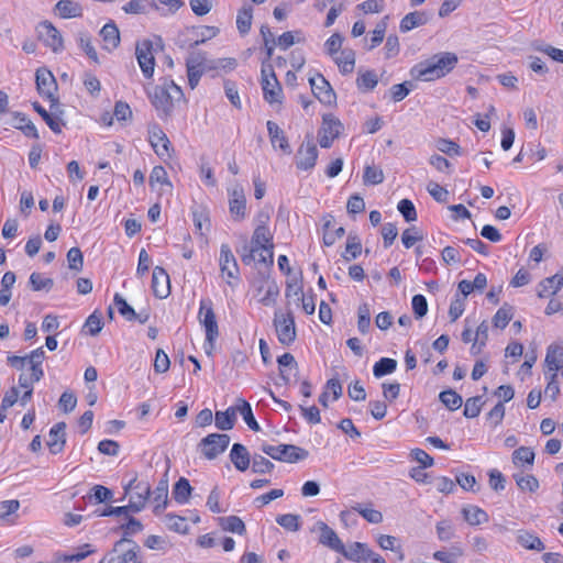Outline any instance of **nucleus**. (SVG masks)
<instances>
[{"instance_id": "nucleus-1", "label": "nucleus", "mask_w": 563, "mask_h": 563, "mask_svg": "<svg viewBox=\"0 0 563 563\" xmlns=\"http://www.w3.org/2000/svg\"><path fill=\"white\" fill-rule=\"evenodd\" d=\"M459 58L455 53L444 52L434 54L410 69V76L416 80L432 81L452 71Z\"/></svg>"}, {"instance_id": "nucleus-2", "label": "nucleus", "mask_w": 563, "mask_h": 563, "mask_svg": "<svg viewBox=\"0 0 563 563\" xmlns=\"http://www.w3.org/2000/svg\"><path fill=\"white\" fill-rule=\"evenodd\" d=\"M150 99L155 109L166 118L172 115L176 104L185 102L181 88L170 79H165L163 84L157 85L150 95Z\"/></svg>"}, {"instance_id": "nucleus-3", "label": "nucleus", "mask_w": 563, "mask_h": 563, "mask_svg": "<svg viewBox=\"0 0 563 563\" xmlns=\"http://www.w3.org/2000/svg\"><path fill=\"white\" fill-rule=\"evenodd\" d=\"M99 563H142L140 547L132 539L122 537Z\"/></svg>"}, {"instance_id": "nucleus-4", "label": "nucleus", "mask_w": 563, "mask_h": 563, "mask_svg": "<svg viewBox=\"0 0 563 563\" xmlns=\"http://www.w3.org/2000/svg\"><path fill=\"white\" fill-rule=\"evenodd\" d=\"M198 319L206 330V353L208 355H212L216 340L219 336V327L213 311V305L210 299L207 298L200 300Z\"/></svg>"}, {"instance_id": "nucleus-5", "label": "nucleus", "mask_w": 563, "mask_h": 563, "mask_svg": "<svg viewBox=\"0 0 563 563\" xmlns=\"http://www.w3.org/2000/svg\"><path fill=\"white\" fill-rule=\"evenodd\" d=\"M261 86L265 101L268 103L282 102L283 89L276 77L273 65L268 62H262Z\"/></svg>"}, {"instance_id": "nucleus-6", "label": "nucleus", "mask_w": 563, "mask_h": 563, "mask_svg": "<svg viewBox=\"0 0 563 563\" xmlns=\"http://www.w3.org/2000/svg\"><path fill=\"white\" fill-rule=\"evenodd\" d=\"M261 450L273 460L288 463L302 461L309 455L307 450L294 444L272 445L264 443L262 444Z\"/></svg>"}, {"instance_id": "nucleus-7", "label": "nucleus", "mask_w": 563, "mask_h": 563, "mask_svg": "<svg viewBox=\"0 0 563 563\" xmlns=\"http://www.w3.org/2000/svg\"><path fill=\"white\" fill-rule=\"evenodd\" d=\"M125 494L131 493L130 507L132 512H140L146 505L151 496V485L147 482H137L134 476L126 486H124Z\"/></svg>"}, {"instance_id": "nucleus-8", "label": "nucleus", "mask_w": 563, "mask_h": 563, "mask_svg": "<svg viewBox=\"0 0 563 563\" xmlns=\"http://www.w3.org/2000/svg\"><path fill=\"white\" fill-rule=\"evenodd\" d=\"M35 80L38 93L51 101V110L55 111L58 98L55 96L57 82L54 75L47 68L41 67L35 73Z\"/></svg>"}, {"instance_id": "nucleus-9", "label": "nucleus", "mask_w": 563, "mask_h": 563, "mask_svg": "<svg viewBox=\"0 0 563 563\" xmlns=\"http://www.w3.org/2000/svg\"><path fill=\"white\" fill-rule=\"evenodd\" d=\"M230 444V437L225 433H211L200 440L198 446L207 460H214L223 453Z\"/></svg>"}, {"instance_id": "nucleus-10", "label": "nucleus", "mask_w": 563, "mask_h": 563, "mask_svg": "<svg viewBox=\"0 0 563 563\" xmlns=\"http://www.w3.org/2000/svg\"><path fill=\"white\" fill-rule=\"evenodd\" d=\"M274 327L277 333L278 341L283 345H290L296 340V325L291 312L283 313L275 312Z\"/></svg>"}, {"instance_id": "nucleus-11", "label": "nucleus", "mask_w": 563, "mask_h": 563, "mask_svg": "<svg viewBox=\"0 0 563 563\" xmlns=\"http://www.w3.org/2000/svg\"><path fill=\"white\" fill-rule=\"evenodd\" d=\"M343 125L339 119L332 114L323 115L322 125L319 130V144L323 148L331 147L333 141L339 137Z\"/></svg>"}, {"instance_id": "nucleus-12", "label": "nucleus", "mask_w": 563, "mask_h": 563, "mask_svg": "<svg viewBox=\"0 0 563 563\" xmlns=\"http://www.w3.org/2000/svg\"><path fill=\"white\" fill-rule=\"evenodd\" d=\"M38 37L54 53L64 48V41L59 31L49 22L43 21L37 26Z\"/></svg>"}, {"instance_id": "nucleus-13", "label": "nucleus", "mask_w": 563, "mask_h": 563, "mask_svg": "<svg viewBox=\"0 0 563 563\" xmlns=\"http://www.w3.org/2000/svg\"><path fill=\"white\" fill-rule=\"evenodd\" d=\"M309 84L314 97L322 103L331 106L335 102L336 96L329 81L321 75L317 74L309 78Z\"/></svg>"}, {"instance_id": "nucleus-14", "label": "nucleus", "mask_w": 563, "mask_h": 563, "mask_svg": "<svg viewBox=\"0 0 563 563\" xmlns=\"http://www.w3.org/2000/svg\"><path fill=\"white\" fill-rule=\"evenodd\" d=\"M152 51L153 44L148 40L139 43L135 49L137 63L146 78H152L154 74L155 58Z\"/></svg>"}, {"instance_id": "nucleus-15", "label": "nucleus", "mask_w": 563, "mask_h": 563, "mask_svg": "<svg viewBox=\"0 0 563 563\" xmlns=\"http://www.w3.org/2000/svg\"><path fill=\"white\" fill-rule=\"evenodd\" d=\"M317 158V145L311 140H308L303 142L297 151L296 166L298 169L310 170L316 166Z\"/></svg>"}, {"instance_id": "nucleus-16", "label": "nucleus", "mask_w": 563, "mask_h": 563, "mask_svg": "<svg viewBox=\"0 0 563 563\" xmlns=\"http://www.w3.org/2000/svg\"><path fill=\"white\" fill-rule=\"evenodd\" d=\"M229 209L231 216L236 221L243 220L246 216V198L242 186L235 184L231 189H229Z\"/></svg>"}, {"instance_id": "nucleus-17", "label": "nucleus", "mask_w": 563, "mask_h": 563, "mask_svg": "<svg viewBox=\"0 0 563 563\" xmlns=\"http://www.w3.org/2000/svg\"><path fill=\"white\" fill-rule=\"evenodd\" d=\"M318 530L320 532L319 542L328 547L329 549L340 553L343 551V542L338 537L336 532L330 528L325 522L318 521L313 528V531Z\"/></svg>"}, {"instance_id": "nucleus-18", "label": "nucleus", "mask_w": 563, "mask_h": 563, "mask_svg": "<svg viewBox=\"0 0 563 563\" xmlns=\"http://www.w3.org/2000/svg\"><path fill=\"white\" fill-rule=\"evenodd\" d=\"M219 265L222 275H227L228 278H239V266L228 244L221 245Z\"/></svg>"}, {"instance_id": "nucleus-19", "label": "nucleus", "mask_w": 563, "mask_h": 563, "mask_svg": "<svg viewBox=\"0 0 563 563\" xmlns=\"http://www.w3.org/2000/svg\"><path fill=\"white\" fill-rule=\"evenodd\" d=\"M150 143L158 156L170 157V142L158 125H153L150 131Z\"/></svg>"}, {"instance_id": "nucleus-20", "label": "nucleus", "mask_w": 563, "mask_h": 563, "mask_svg": "<svg viewBox=\"0 0 563 563\" xmlns=\"http://www.w3.org/2000/svg\"><path fill=\"white\" fill-rule=\"evenodd\" d=\"M152 289L157 298H166L170 292L169 276L163 267L156 266L152 275Z\"/></svg>"}, {"instance_id": "nucleus-21", "label": "nucleus", "mask_w": 563, "mask_h": 563, "mask_svg": "<svg viewBox=\"0 0 563 563\" xmlns=\"http://www.w3.org/2000/svg\"><path fill=\"white\" fill-rule=\"evenodd\" d=\"M372 552L366 543L353 542L347 547L344 545L340 554L353 562H366L369 560Z\"/></svg>"}, {"instance_id": "nucleus-22", "label": "nucleus", "mask_w": 563, "mask_h": 563, "mask_svg": "<svg viewBox=\"0 0 563 563\" xmlns=\"http://www.w3.org/2000/svg\"><path fill=\"white\" fill-rule=\"evenodd\" d=\"M251 245L260 251H269L274 249L273 234L265 224H256L251 240Z\"/></svg>"}, {"instance_id": "nucleus-23", "label": "nucleus", "mask_w": 563, "mask_h": 563, "mask_svg": "<svg viewBox=\"0 0 563 563\" xmlns=\"http://www.w3.org/2000/svg\"><path fill=\"white\" fill-rule=\"evenodd\" d=\"M65 429V422H58L51 429L47 445L52 454H58L64 450L66 443Z\"/></svg>"}, {"instance_id": "nucleus-24", "label": "nucleus", "mask_w": 563, "mask_h": 563, "mask_svg": "<svg viewBox=\"0 0 563 563\" xmlns=\"http://www.w3.org/2000/svg\"><path fill=\"white\" fill-rule=\"evenodd\" d=\"M266 126L272 145L274 147H278L286 154H290L291 150L288 139L286 137L284 131L278 126V124L273 121H267Z\"/></svg>"}, {"instance_id": "nucleus-25", "label": "nucleus", "mask_w": 563, "mask_h": 563, "mask_svg": "<svg viewBox=\"0 0 563 563\" xmlns=\"http://www.w3.org/2000/svg\"><path fill=\"white\" fill-rule=\"evenodd\" d=\"M100 36L103 41V48L108 52L115 49L120 45V32L113 21L108 22L100 30Z\"/></svg>"}, {"instance_id": "nucleus-26", "label": "nucleus", "mask_w": 563, "mask_h": 563, "mask_svg": "<svg viewBox=\"0 0 563 563\" xmlns=\"http://www.w3.org/2000/svg\"><path fill=\"white\" fill-rule=\"evenodd\" d=\"M230 460L236 470L244 472L249 468L252 459L243 444L234 443L230 452Z\"/></svg>"}, {"instance_id": "nucleus-27", "label": "nucleus", "mask_w": 563, "mask_h": 563, "mask_svg": "<svg viewBox=\"0 0 563 563\" xmlns=\"http://www.w3.org/2000/svg\"><path fill=\"white\" fill-rule=\"evenodd\" d=\"M430 20V15L424 11H413L406 14L400 21L399 29L402 33L409 32L415 27L424 25Z\"/></svg>"}, {"instance_id": "nucleus-28", "label": "nucleus", "mask_w": 563, "mask_h": 563, "mask_svg": "<svg viewBox=\"0 0 563 563\" xmlns=\"http://www.w3.org/2000/svg\"><path fill=\"white\" fill-rule=\"evenodd\" d=\"M253 7L249 2H244L236 15V27L240 35L245 36L252 26Z\"/></svg>"}, {"instance_id": "nucleus-29", "label": "nucleus", "mask_w": 563, "mask_h": 563, "mask_svg": "<svg viewBox=\"0 0 563 563\" xmlns=\"http://www.w3.org/2000/svg\"><path fill=\"white\" fill-rule=\"evenodd\" d=\"M563 287V276L555 274L544 278L538 286V296L540 298L556 294Z\"/></svg>"}, {"instance_id": "nucleus-30", "label": "nucleus", "mask_w": 563, "mask_h": 563, "mask_svg": "<svg viewBox=\"0 0 563 563\" xmlns=\"http://www.w3.org/2000/svg\"><path fill=\"white\" fill-rule=\"evenodd\" d=\"M238 409L236 406L229 407L224 411H216L214 423L219 430L229 431L231 430L236 421Z\"/></svg>"}, {"instance_id": "nucleus-31", "label": "nucleus", "mask_w": 563, "mask_h": 563, "mask_svg": "<svg viewBox=\"0 0 563 563\" xmlns=\"http://www.w3.org/2000/svg\"><path fill=\"white\" fill-rule=\"evenodd\" d=\"M55 11L62 19L79 18L82 15V7L74 0H59Z\"/></svg>"}, {"instance_id": "nucleus-32", "label": "nucleus", "mask_w": 563, "mask_h": 563, "mask_svg": "<svg viewBox=\"0 0 563 563\" xmlns=\"http://www.w3.org/2000/svg\"><path fill=\"white\" fill-rule=\"evenodd\" d=\"M76 43L91 62L100 64L98 53L92 44V37L88 32L79 31L76 34Z\"/></svg>"}, {"instance_id": "nucleus-33", "label": "nucleus", "mask_w": 563, "mask_h": 563, "mask_svg": "<svg viewBox=\"0 0 563 563\" xmlns=\"http://www.w3.org/2000/svg\"><path fill=\"white\" fill-rule=\"evenodd\" d=\"M13 126L21 130L27 137L38 139L35 125L21 112H15L13 114Z\"/></svg>"}, {"instance_id": "nucleus-34", "label": "nucleus", "mask_w": 563, "mask_h": 563, "mask_svg": "<svg viewBox=\"0 0 563 563\" xmlns=\"http://www.w3.org/2000/svg\"><path fill=\"white\" fill-rule=\"evenodd\" d=\"M462 515L471 526H478L488 521V515L476 506H466L462 508Z\"/></svg>"}, {"instance_id": "nucleus-35", "label": "nucleus", "mask_w": 563, "mask_h": 563, "mask_svg": "<svg viewBox=\"0 0 563 563\" xmlns=\"http://www.w3.org/2000/svg\"><path fill=\"white\" fill-rule=\"evenodd\" d=\"M192 221L196 229V233L205 235L210 230L211 223L209 213L203 208H196L192 210Z\"/></svg>"}, {"instance_id": "nucleus-36", "label": "nucleus", "mask_w": 563, "mask_h": 563, "mask_svg": "<svg viewBox=\"0 0 563 563\" xmlns=\"http://www.w3.org/2000/svg\"><path fill=\"white\" fill-rule=\"evenodd\" d=\"M192 487L187 478L180 477L174 485L173 497L178 504L188 503Z\"/></svg>"}, {"instance_id": "nucleus-37", "label": "nucleus", "mask_w": 563, "mask_h": 563, "mask_svg": "<svg viewBox=\"0 0 563 563\" xmlns=\"http://www.w3.org/2000/svg\"><path fill=\"white\" fill-rule=\"evenodd\" d=\"M517 541L528 550L542 551L545 548L540 538L526 530L518 531Z\"/></svg>"}, {"instance_id": "nucleus-38", "label": "nucleus", "mask_w": 563, "mask_h": 563, "mask_svg": "<svg viewBox=\"0 0 563 563\" xmlns=\"http://www.w3.org/2000/svg\"><path fill=\"white\" fill-rule=\"evenodd\" d=\"M33 109L42 117L53 132H62V125H64V123L57 115L46 111L37 101L33 102Z\"/></svg>"}, {"instance_id": "nucleus-39", "label": "nucleus", "mask_w": 563, "mask_h": 563, "mask_svg": "<svg viewBox=\"0 0 563 563\" xmlns=\"http://www.w3.org/2000/svg\"><path fill=\"white\" fill-rule=\"evenodd\" d=\"M563 362V347L559 345H550L545 355V364L552 373H558Z\"/></svg>"}, {"instance_id": "nucleus-40", "label": "nucleus", "mask_w": 563, "mask_h": 563, "mask_svg": "<svg viewBox=\"0 0 563 563\" xmlns=\"http://www.w3.org/2000/svg\"><path fill=\"white\" fill-rule=\"evenodd\" d=\"M167 496H168V483L166 479H162L157 487L154 490V501L156 506L154 507V514L159 515L162 510L167 505Z\"/></svg>"}, {"instance_id": "nucleus-41", "label": "nucleus", "mask_w": 563, "mask_h": 563, "mask_svg": "<svg viewBox=\"0 0 563 563\" xmlns=\"http://www.w3.org/2000/svg\"><path fill=\"white\" fill-rule=\"evenodd\" d=\"M464 554L459 544H454L450 550H440L433 553V559L443 563H456Z\"/></svg>"}, {"instance_id": "nucleus-42", "label": "nucleus", "mask_w": 563, "mask_h": 563, "mask_svg": "<svg viewBox=\"0 0 563 563\" xmlns=\"http://www.w3.org/2000/svg\"><path fill=\"white\" fill-rule=\"evenodd\" d=\"M220 526L223 530L238 533V534H244L246 529L243 520L239 518L238 516H228L219 518Z\"/></svg>"}, {"instance_id": "nucleus-43", "label": "nucleus", "mask_w": 563, "mask_h": 563, "mask_svg": "<svg viewBox=\"0 0 563 563\" xmlns=\"http://www.w3.org/2000/svg\"><path fill=\"white\" fill-rule=\"evenodd\" d=\"M342 74L346 75L353 71L355 66V53L353 49L345 48L341 52L340 57L335 58Z\"/></svg>"}, {"instance_id": "nucleus-44", "label": "nucleus", "mask_w": 563, "mask_h": 563, "mask_svg": "<svg viewBox=\"0 0 563 563\" xmlns=\"http://www.w3.org/2000/svg\"><path fill=\"white\" fill-rule=\"evenodd\" d=\"M239 402L240 404L236 405V409L238 412L241 413V416L243 417L245 423L249 426L251 430L256 432L260 431L261 428L254 418L251 405L246 400L241 398L239 399Z\"/></svg>"}, {"instance_id": "nucleus-45", "label": "nucleus", "mask_w": 563, "mask_h": 563, "mask_svg": "<svg viewBox=\"0 0 563 563\" xmlns=\"http://www.w3.org/2000/svg\"><path fill=\"white\" fill-rule=\"evenodd\" d=\"M164 522L169 530L177 532V533L185 534L189 530L186 518L181 517V516H177L174 514H167L164 517Z\"/></svg>"}, {"instance_id": "nucleus-46", "label": "nucleus", "mask_w": 563, "mask_h": 563, "mask_svg": "<svg viewBox=\"0 0 563 563\" xmlns=\"http://www.w3.org/2000/svg\"><path fill=\"white\" fill-rule=\"evenodd\" d=\"M397 368V361L389 357H382L374 364L373 374L376 378L391 374Z\"/></svg>"}, {"instance_id": "nucleus-47", "label": "nucleus", "mask_w": 563, "mask_h": 563, "mask_svg": "<svg viewBox=\"0 0 563 563\" xmlns=\"http://www.w3.org/2000/svg\"><path fill=\"white\" fill-rule=\"evenodd\" d=\"M439 399L451 411L457 410L463 404L462 397L453 389L441 391Z\"/></svg>"}, {"instance_id": "nucleus-48", "label": "nucleus", "mask_w": 563, "mask_h": 563, "mask_svg": "<svg viewBox=\"0 0 563 563\" xmlns=\"http://www.w3.org/2000/svg\"><path fill=\"white\" fill-rule=\"evenodd\" d=\"M514 317V308L504 303L496 312V314L493 318V323L495 328L504 329L507 327L509 321Z\"/></svg>"}, {"instance_id": "nucleus-49", "label": "nucleus", "mask_w": 563, "mask_h": 563, "mask_svg": "<svg viewBox=\"0 0 563 563\" xmlns=\"http://www.w3.org/2000/svg\"><path fill=\"white\" fill-rule=\"evenodd\" d=\"M488 339V324L486 321H483L476 329V333L474 336V343L471 349L472 354H479L482 349L486 345V341Z\"/></svg>"}, {"instance_id": "nucleus-50", "label": "nucleus", "mask_w": 563, "mask_h": 563, "mask_svg": "<svg viewBox=\"0 0 563 563\" xmlns=\"http://www.w3.org/2000/svg\"><path fill=\"white\" fill-rule=\"evenodd\" d=\"M362 253V244L356 235L350 234L346 241L345 252L342 254L344 261L355 260Z\"/></svg>"}, {"instance_id": "nucleus-51", "label": "nucleus", "mask_w": 563, "mask_h": 563, "mask_svg": "<svg viewBox=\"0 0 563 563\" xmlns=\"http://www.w3.org/2000/svg\"><path fill=\"white\" fill-rule=\"evenodd\" d=\"M277 363L280 367L279 369V377L283 380V383L286 385L289 383L290 378L283 369L284 367H292L298 369V363L296 362L295 357L290 353H284L277 358Z\"/></svg>"}, {"instance_id": "nucleus-52", "label": "nucleus", "mask_w": 563, "mask_h": 563, "mask_svg": "<svg viewBox=\"0 0 563 563\" xmlns=\"http://www.w3.org/2000/svg\"><path fill=\"white\" fill-rule=\"evenodd\" d=\"M485 401L482 396L471 397L465 401L463 415L466 418H476L482 410Z\"/></svg>"}, {"instance_id": "nucleus-53", "label": "nucleus", "mask_w": 563, "mask_h": 563, "mask_svg": "<svg viewBox=\"0 0 563 563\" xmlns=\"http://www.w3.org/2000/svg\"><path fill=\"white\" fill-rule=\"evenodd\" d=\"M113 302L119 313L122 317H124L128 321H133L136 319L135 310L126 302V300L120 294L114 295Z\"/></svg>"}, {"instance_id": "nucleus-54", "label": "nucleus", "mask_w": 563, "mask_h": 563, "mask_svg": "<svg viewBox=\"0 0 563 563\" xmlns=\"http://www.w3.org/2000/svg\"><path fill=\"white\" fill-rule=\"evenodd\" d=\"M514 478L516 481L517 486L521 490L536 492L539 488V482L533 475H525V474H515Z\"/></svg>"}, {"instance_id": "nucleus-55", "label": "nucleus", "mask_w": 563, "mask_h": 563, "mask_svg": "<svg viewBox=\"0 0 563 563\" xmlns=\"http://www.w3.org/2000/svg\"><path fill=\"white\" fill-rule=\"evenodd\" d=\"M377 75L373 70H366L356 79L357 88L364 91L373 90L377 85Z\"/></svg>"}, {"instance_id": "nucleus-56", "label": "nucleus", "mask_w": 563, "mask_h": 563, "mask_svg": "<svg viewBox=\"0 0 563 563\" xmlns=\"http://www.w3.org/2000/svg\"><path fill=\"white\" fill-rule=\"evenodd\" d=\"M274 464L261 454L254 453L252 456V471L257 474L271 473Z\"/></svg>"}, {"instance_id": "nucleus-57", "label": "nucleus", "mask_w": 563, "mask_h": 563, "mask_svg": "<svg viewBox=\"0 0 563 563\" xmlns=\"http://www.w3.org/2000/svg\"><path fill=\"white\" fill-rule=\"evenodd\" d=\"M512 462L518 465L519 463H527L532 466L534 462V452L531 448L520 446L512 453Z\"/></svg>"}, {"instance_id": "nucleus-58", "label": "nucleus", "mask_w": 563, "mask_h": 563, "mask_svg": "<svg viewBox=\"0 0 563 563\" xmlns=\"http://www.w3.org/2000/svg\"><path fill=\"white\" fill-rule=\"evenodd\" d=\"M357 328L362 334H366L371 327V309L367 303H363L357 310Z\"/></svg>"}, {"instance_id": "nucleus-59", "label": "nucleus", "mask_w": 563, "mask_h": 563, "mask_svg": "<svg viewBox=\"0 0 563 563\" xmlns=\"http://www.w3.org/2000/svg\"><path fill=\"white\" fill-rule=\"evenodd\" d=\"M276 522L288 531H298L300 529V516L292 514L279 515Z\"/></svg>"}, {"instance_id": "nucleus-60", "label": "nucleus", "mask_w": 563, "mask_h": 563, "mask_svg": "<svg viewBox=\"0 0 563 563\" xmlns=\"http://www.w3.org/2000/svg\"><path fill=\"white\" fill-rule=\"evenodd\" d=\"M67 262L71 271H75L77 273L82 271L84 256L79 247H71L67 252Z\"/></svg>"}, {"instance_id": "nucleus-61", "label": "nucleus", "mask_w": 563, "mask_h": 563, "mask_svg": "<svg viewBox=\"0 0 563 563\" xmlns=\"http://www.w3.org/2000/svg\"><path fill=\"white\" fill-rule=\"evenodd\" d=\"M363 180L365 184L378 185L384 181V173L376 166H366L364 169Z\"/></svg>"}, {"instance_id": "nucleus-62", "label": "nucleus", "mask_w": 563, "mask_h": 563, "mask_svg": "<svg viewBox=\"0 0 563 563\" xmlns=\"http://www.w3.org/2000/svg\"><path fill=\"white\" fill-rule=\"evenodd\" d=\"M438 538L441 541H450L455 537L454 526L449 520H441L435 526Z\"/></svg>"}, {"instance_id": "nucleus-63", "label": "nucleus", "mask_w": 563, "mask_h": 563, "mask_svg": "<svg viewBox=\"0 0 563 563\" xmlns=\"http://www.w3.org/2000/svg\"><path fill=\"white\" fill-rule=\"evenodd\" d=\"M435 146L440 152L449 156H459L462 154L460 145L451 140L439 139Z\"/></svg>"}, {"instance_id": "nucleus-64", "label": "nucleus", "mask_w": 563, "mask_h": 563, "mask_svg": "<svg viewBox=\"0 0 563 563\" xmlns=\"http://www.w3.org/2000/svg\"><path fill=\"white\" fill-rule=\"evenodd\" d=\"M423 235L417 227H410L402 232L401 241L406 249H410L416 242L421 241Z\"/></svg>"}]
</instances>
